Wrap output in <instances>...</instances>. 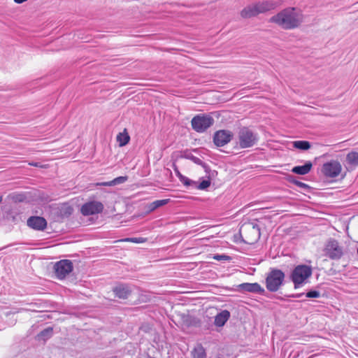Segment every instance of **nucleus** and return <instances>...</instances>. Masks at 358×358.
Wrapping results in <instances>:
<instances>
[{
  "mask_svg": "<svg viewBox=\"0 0 358 358\" xmlns=\"http://www.w3.org/2000/svg\"><path fill=\"white\" fill-rule=\"evenodd\" d=\"M213 259H216V260H218V261H220V260H229L230 257L229 256L224 255H215L213 257Z\"/></svg>",
  "mask_w": 358,
  "mask_h": 358,
  "instance_id": "c85d7f7f",
  "label": "nucleus"
},
{
  "mask_svg": "<svg viewBox=\"0 0 358 358\" xmlns=\"http://www.w3.org/2000/svg\"><path fill=\"white\" fill-rule=\"evenodd\" d=\"M32 166H38V164L37 163H35V164H30Z\"/></svg>",
  "mask_w": 358,
  "mask_h": 358,
  "instance_id": "473e14b6",
  "label": "nucleus"
},
{
  "mask_svg": "<svg viewBox=\"0 0 358 358\" xmlns=\"http://www.w3.org/2000/svg\"><path fill=\"white\" fill-rule=\"evenodd\" d=\"M147 238L143 237H134V238H126L120 240V241L123 242H131L134 243H143L146 242Z\"/></svg>",
  "mask_w": 358,
  "mask_h": 358,
  "instance_id": "393cba45",
  "label": "nucleus"
},
{
  "mask_svg": "<svg viewBox=\"0 0 358 358\" xmlns=\"http://www.w3.org/2000/svg\"><path fill=\"white\" fill-rule=\"evenodd\" d=\"M116 296L120 299H127L131 294L130 288L125 285H120L113 289Z\"/></svg>",
  "mask_w": 358,
  "mask_h": 358,
  "instance_id": "4468645a",
  "label": "nucleus"
},
{
  "mask_svg": "<svg viewBox=\"0 0 358 358\" xmlns=\"http://www.w3.org/2000/svg\"><path fill=\"white\" fill-rule=\"evenodd\" d=\"M312 166L313 164L311 163V162L308 161L305 163L304 165L296 166L293 167L292 171V173L298 175H306L310 171Z\"/></svg>",
  "mask_w": 358,
  "mask_h": 358,
  "instance_id": "dca6fc26",
  "label": "nucleus"
},
{
  "mask_svg": "<svg viewBox=\"0 0 358 358\" xmlns=\"http://www.w3.org/2000/svg\"><path fill=\"white\" fill-rule=\"evenodd\" d=\"M190 353L192 358H207L206 349L201 343H197Z\"/></svg>",
  "mask_w": 358,
  "mask_h": 358,
  "instance_id": "f3484780",
  "label": "nucleus"
},
{
  "mask_svg": "<svg viewBox=\"0 0 358 358\" xmlns=\"http://www.w3.org/2000/svg\"><path fill=\"white\" fill-rule=\"evenodd\" d=\"M312 275L310 266L305 264L296 266L291 273V280L294 285V288L301 287Z\"/></svg>",
  "mask_w": 358,
  "mask_h": 358,
  "instance_id": "7ed1b4c3",
  "label": "nucleus"
},
{
  "mask_svg": "<svg viewBox=\"0 0 358 358\" xmlns=\"http://www.w3.org/2000/svg\"><path fill=\"white\" fill-rule=\"evenodd\" d=\"M27 225L35 230L43 231L46 228L47 222L42 217L32 216L27 220Z\"/></svg>",
  "mask_w": 358,
  "mask_h": 358,
  "instance_id": "ddd939ff",
  "label": "nucleus"
},
{
  "mask_svg": "<svg viewBox=\"0 0 358 358\" xmlns=\"http://www.w3.org/2000/svg\"><path fill=\"white\" fill-rule=\"evenodd\" d=\"M176 175L178 176L180 181L186 187L191 186L192 185L196 184V182L186 176L182 175L178 170H176Z\"/></svg>",
  "mask_w": 358,
  "mask_h": 358,
  "instance_id": "4be33fe9",
  "label": "nucleus"
},
{
  "mask_svg": "<svg viewBox=\"0 0 358 358\" xmlns=\"http://www.w3.org/2000/svg\"><path fill=\"white\" fill-rule=\"evenodd\" d=\"M250 227V231L254 233L256 236V239L259 237V229L257 226L252 224L248 226Z\"/></svg>",
  "mask_w": 358,
  "mask_h": 358,
  "instance_id": "cd10ccee",
  "label": "nucleus"
},
{
  "mask_svg": "<svg viewBox=\"0 0 358 358\" xmlns=\"http://www.w3.org/2000/svg\"><path fill=\"white\" fill-rule=\"evenodd\" d=\"M357 254H358V248H357Z\"/></svg>",
  "mask_w": 358,
  "mask_h": 358,
  "instance_id": "e433bc0d",
  "label": "nucleus"
},
{
  "mask_svg": "<svg viewBox=\"0 0 358 358\" xmlns=\"http://www.w3.org/2000/svg\"><path fill=\"white\" fill-rule=\"evenodd\" d=\"M2 199H3V198H2V196H1V195H0V202H1Z\"/></svg>",
  "mask_w": 358,
  "mask_h": 358,
  "instance_id": "72a5a7b5",
  "label": "nucleus"
},
{
  "mask_svg": "<svg viewBox=\"0 0 358 358\" xmlns=\"http://www.w3.org/2000/svg\"><path fill=\"white\" fill-rule=\"evenodd\" d=\"M293 145L295 148L306 150L310 148V144L307 141H296L293 142Z\"/></svg>",
  "mask_w": 358,
  "mask_h": 358,
  "instance_id": "412c9836",
  "label": "nucleus"
},
{
  "mask_svg": "<svg viewBox=\"0 0 358 358\" xmlns=\"http://www.w3.org/2000/svg\"><path fill=\"white\" fill-rule=\"evenodd\" d=\"M27 0H14V1L17 3H22L24 1H26Z\"/></svg>",
  "mask_w": 358,
  "mask_h": 358,
  "instance_id": "2f4dec72",
  "label": "nucleus"
},
{
  "mask_svg": "<svg viewBox=\"0 0 358 358\" xmlns=\"http://www.w3.org/2000/svg\"><path fill=\"white\" fill-rule=\"evenodd\" d=\"M230 317V313L227 310H222L218 313L215 317V324L217 327H222L227 322Z\"/></svg>",
  "mask_w": 358,
  "mask_h": 358,
  "instance_id": "2eb2a0df",
  "label": "nucleus"
},
{
  "mask_svg": "<svg viewBox=\"0 0 358 358\" xmlns=\"http://www.w3.org/2000/svg\"><path fill=\"white\" fill-rule=\"evenodd\" d=\"M298 187H303V188H306V187H308V185L302 182H300V181H296L294 182Z\"/></svg>",
  "mask_w": 358,
  "mask_h": 358,
  "instance_id": "c756f323",
  "label": "nucleus"
},
{
  "mask_svg": "<svg viewBox=\"0 0 358 358\" xmlns=\"http://www.w3.org/2000/svg\"><path fill=\"white\" fill-rule=\"evenodd\" d=\"M128 178L127 176H120L117 177L115 179H113L111 181L108 182H99L96 183V185L100 186H114L118 184L124 183L127 180Z\"/></svg>",
  "mask_w": 358,
  "mask_h": 358,
  "instance_id": "a211bd4d",
  "label": "nucleus"
},
{
  "mask_svg": "<svg viewBox=\"0 0 358 358\" xmlns=\"http://www.w3.org/2000/svg\"><path fill=\"white\" fill-rule=\"evenodd\" d=\"M325 255L331 259H339L343 255V248L339 243L333 238L329 239L324 248Z\"/></svg>",
  "mask_w": 358,
  "mask_h": 358,
  "instance_id": "0eeeda50",
  "label": "nucleus"
},
{
  "mask_svg": "<svg viewBox=\"0 0 358 358\" xmlns=\"http://www.w3.org/2000/svg\"><path fill=\"white\" fill-rule=\"evenodd\" d=\"M238 290L243 292L256 293L264 294V289L257 282L249 283L244 282L238 285Z\"/></svg>",
  "mask_w": 358,
  "mask_h": 358,
  "instance_id": "f8f14e48",
  "label": "nucleus"
},
{
  "mask_svg": "<svg viewBox=\"0 0 358 358\" xmlns=\"http://www.w3.org/2000/svg\"><path fill=\"white\" fill-rule=\"evenodd\" d=\"M347 164L352 166H358V152H350L346 156Z\"/></svg>",
  "mask_w": 358,
  "mask_h": 358,
  "instance_id": "aec40b11",
  "label": "nucleus"
},
{
  "mask_svg": "<svg viewBox=\"0 0 358 358\" xmlns=\"http://www.w3.org/2000/svg\"><path fill=\"white\" fill-rule=\"evenodd\" d=\"M103 209V204L99 201H90L83 204L80 211L83 215H91L101 213Z\"/></svg>",
  "mask_w": 358,
  "mask_h": 358,
  "instance_id": "9d476101",
  "label": "nucleus"
},
{
  "mask_svg": "<svg viewBox=\"0 0 358 358\" xmlns=\"http://www.w3.org/2000/svg\"><path fill=\"white\" fill-rule=\"evenodd\" d=\"M54 269L57 278L62 280L73 271V263L71 260L62 259L55 264Z\"/></svg>",
  "mask_w": 358,
  "mask_h": 358,
  "instance_id": "6e6552de",
  "label": "nucleus"
},
{
  "mask_svg": "<svg viewBox=\"0 0 358 358\" xmlns=\"http://www.w3.org/2000/svg\"><path fill=\"white\" fill-rule=\"evenodd\" d=\"M238 142L241 148H248L254 146L258 141V135L248 127H242L238 132Z\"/></svg>",
  "mask_w": 358,
  "mask_h": 358,
  "instance_id": "20e7f679",
  "label": "nucleus"
},
{
  "mask_svg": "<svg viewBox=\"0 0 358 358\" xmlns=\"http://www.w3.org/2000/svg\"><path fill=\"white\" fill-rule=\"evenodd\" d=\"M342 171L341 163L337 160H331L324 163L322 168V173L327 178H336Z\"/></svg>",
  "mask_w": 358,
  "mask_h": 358,
  "instance_id": "1a4fd4ad",
  "label": "nucleus"
},
{
  "mask_svg": "<svg viewBox=\"0 0 358 358\" xmlns=\"http://www.w3.org/2000/svg\"><path fill=\"white\" fill-rule=\"evenodd\" d=\"M210 185V182L208 180H204L197 186L199 189H205Z\"/></svg>",
  "mask_w": 358,
  "mask_h": 358,
  "instance_id": "bb28decb",
  "label": "nucleus"
},
{
  "mask_svg": "<svg viewBox=\"0 0 358 358\" xmlns=\"http://www.w3.org/2000/svg\"><path fill=\"white\" fill-rule=\"evenodd\" d=\"M285 273L279 269H272L266 278V289L272 292L279 289L283 284Z\"/></svg>",
  "mask_w": 358,
  "mask_h": 358,
  "instance_id": "39448f33",
  "label": "nucleus"
},
{
  "mask_svg": "<svg viewBox=\"0 0 358 358\" xmlns=\"http://www.w3.org/2000/svg\"><path fill=\"white\" fill-rule=\"evenodd\" d=\"M302 21L301 13L294 8H287L270 19V22L285 29H295L301 24Z\"/></svg>",
  "mask_w": 358,
  "mask_h": 358,
  "instance_id": "f257e3e1",
  "label": "nucleus"
},
{
  "mask_svg": "<svg viewBox=\"0 0 358 358\" xmlns=\"http://www.w3.org/2000/svg\"><path fill=\"white\" fill-rule=\"evenodd\" d=\"M192 127L197 132H203L214 123L213 118L207 115H197L191 121Z\"/></svg>",
  "mask_w": 358,
  "mask_h": 358,
  "instance_id": "423d86ee",
  "label": "nucleus"
},
{
  "mask_svg": "<svg viewBox=\"0 0 358 358\" xmlns=\"http://www.w3.org/2000/svg\"><path fill=\"white\" fill-rule=\"evenodd\" d=\"M200 161H201L200 159H197L196 162H199Z\"/></svg>",
  "mask_w": 358,
  "mask_h": 358,
  "instance_id": "f704fd0d",
  "label": "nucleus"
},
{
  "mask_svg": "<svg viewBox=\"0 0 358 358\" xmlns=\"http://www.w3.org/2000/svg\"><path fill=\"white\" fill-rule=\"evenodd\" d=\"M303 294H304L303 293L294 294L291 295V297L299 298V297L302 296Z\"/></svg>",
  "mask_w": 358,
  "mask_h": 358,
  "instance_id": "7c9ffc66",
  "label": "nucleus"
},
{
  "mask_svg": "<svg viewBox=\"0 0 358 358\" xmlns=\"http://www.w3.org/2000/svg\"><path fill=\"white\" fill-rule=\"evenodd\" d=\"M306 297H308V298H318L320 296V292H318L317 290H311V291L308 292L306 294Z\"/></svg>",
  "mask_w": 358,
  "mask_h": 358,
  "instance_id": "a878e982",
  "label": "nucleus"
},
{
  "mask_svg": "<svg viewBox=\"0 0 358 358\" xmlns=\"http://www.w3.org/2000/svg\"><path fill=\"white\" fill-rule=\"evenodd\" d=\"M200 161H201L200 159H197L196 162H199Z\"/></svg>",
  "mask_w": 358,
  "mask_h": 358,
  "instance_id": "c9c22d12",
  "label": "nucleus"
},
{
  "mask_svg": "<svg viewBox=\"0 0 358 358\" xmlns=\"http://www.w3.org/2000/svg\"><path fill=\"white\" fill-rule=\"evenodd\" d=\"M129 140L130 136L126 131V129L117 136V141L120 147L126 145L129 142Z\"/></svg>",
  "mask_w": 358,
  "mask_h": 358,
  "instance_id": "6ab92c4d",
  "label": "nucleus"
},
{
  "mask_svg": "<svg viewBox=\"0 0 358 358\" xmlns=\"http://www.w3.org/2000/svg\"><path fill=\"white\" fill-rule=\"evenodd\" d=\"M233 137L231 131L219 130L214 134L213 142L217 147H222L229 143Z\"/></svg>",
  "mask_w": 358,
  "mask_h": 358,
  "instance_id": "9b49d317",
  "label": "nucleus"
},
{
  "mask_svg": "<svg viewBox=\"0 0 358 358\" xmlns=\"http://www.w3.org/2000/svg\"><path fill=\"white\" fill-rule=\"evenodd\" d=\"M169 199H162V200L155 201L150 204V206H149L150 210H151V211L155 210V209L167 204L169 203Z\"/></svg>",
  "mask_w": 358,
  "mask_h": 358,
  "instance_id": "5701e85b",
  "label": "nucleus"
},
{
  "mask_svg": "<svg viewBox=\"0 0 358 358\" xmlns=\"http://www.w3.org/2000/svg\"><path fill=\"white\" fill-rule=\"evenodd\" d=\"M278 3L272 1H264L245 7L241 11V16L245 18L254 17L259 13H263L275 9Z\"/></svg>",
  "mask_w": 358,
  "mask_h": 358,
  "instance_id": "f03ea898",
  "label": "nucleus"
},
{
  "mask_svg": "<svg viewBox=\"0 0 358 358\" xmlns=\"http://www.w3.org/2000/svg\"><path fill=\"white\" fill-rule=\"evenodd\" d=\"M52 329L49 327V328H47V329H44L43 331H42L38 335V337L39 340L45 341V340L49 338L52 336Z\"/></svg>",
  "mask_w": 358,
  "mask_h": 358,
  "instance_id": "b1692460",
  "label": "nucleus"
}]
</instances>
